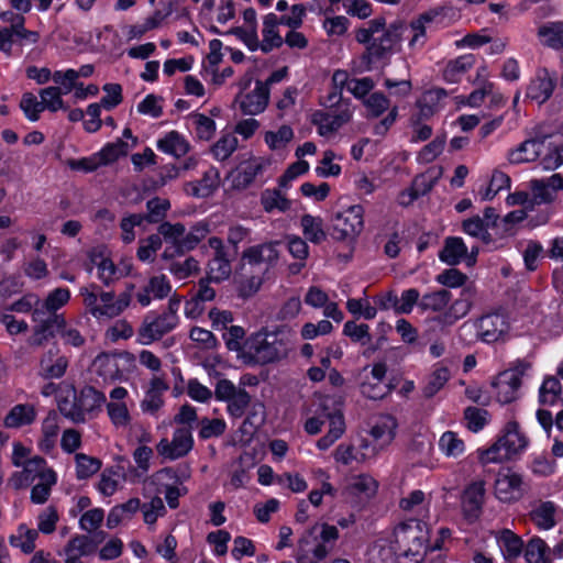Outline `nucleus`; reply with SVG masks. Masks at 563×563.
<instances>
[{
	"label": "nucleus",
	"mask_w": 563,
	"mask_h": 563,
	"mask_svg": "<svg viewBox=\"0 0 563 563\" xmlns=\"http://www.w3.org/2000/svg\"><path fill=\"white\" fill-rule=\"evenodd\" d=\"M152 479L155 484L164 487L165 499L169 508H177L179 505L178 499L187 494V488L179 484L176 472L169 467L163 468L156 472Z\"/></svg>",
	"instance_id": "obj_22"
},
{
	"label": "nucleus",
	"mask_w": 563,
	"mask_h": 563,
	"mask_svg": "<svg viewBox=\"0 0 563 563\" xmlns=\"http://www.w3.org/2000/svg\"><path fill=\"white\" fill-rule=\"evenodd\" d=\"M467 255V247L462 238H448L439 254L441 262L454 266L460 264Z\"/></svg>",
	"instance_id": "obj_40"
},
{
	"label": "nucleus",
	"mask_w": 563,
	"mask_h": 563,
	"mask_svg": "<svg viewBox=\"0 0 563 563\" xmlns=\"http://www.w3.org/2000/svg\"><path fill=\"white\" fill-rule=\"evenodd\" d=\"M189 122L200 140H210L216 132V122L202 113H192Z\"/></svg>",
	"instance_id": "obj_61"
},
{
	"label": "nucleus",
	"mask_w": 563,
	"mask_h": 563,
	"mask_svg": "<svg viewBox=\"0 0 563 563\" xmlns=\"http://www.w3.org/2000/svg\"><path fill=\"white\" fill-rule=\"evenodd\" d=\"M385 30H387L385 19L375 18L367 23V26L356 31L355 38L358 43L366 45Z\"/></svg>",
	"instance_id": "obj_64"
},
{
	"label": "nucleus",
	"mask_w": 563,
	"mask_h": 563,
	"mask_svg": "<svg viewBox=\"0 0 563 563\" xmlns=\"http://www.w3.org/2000/svg\"><path fill=\"white\" fill-rule=\"evenodd\" d=\"M181 301L183 297L180 295H173L162 313L146 314L137 331L139 343L150 345L175 330L180 321L178 310Z\"/></svg>",
	"instance_id": "obj_5"
},
{
	"label": "nucleus",
	"mask_w": 563,
	"mask_h": 563,
	"mask_svg": "<svg viewBox=\"0 0 563 563\" xmlns=\"http://www.w3.org/2000/svg\"><path fill=\"white\" fill-rule=\"evenodd\" d=\"M397 421L391 416L379 417L371 428L369 438L378 443L377 448H387L394 440Z\"/></svg>",
	"instance_id": "obj_33"
},
{
	"label": "nucleus",
	"mask_w": 563,
	"mask_h": 563,
	"mask_svg": "<svg viewBox=\"0 0 563 563\" xmlns=\"http://www.w3.org/2000/svg\"><path fill=\"white\" fill-rule=\"evenodd\" d=\"M79 295L88 313L97 320L112 319L120 316L131 302V294L124 291L115 297L113 291H103L98 285L81 287Z\"/></svg>",
	"instance_id": "obj_3"
},
{
	"label": "nucleus",
	"mask_w": 563,
	"mask_h": 563,
	"mask_svg": "<svg viewBox=\"0 0 563 563\" xmlns=\"http://www.w3.org/2000/svg\"><path fill=\"white\" fill-rule=\"evenodd\" d=\"M450 377L451 373L448 367L435 366L427 378V383L422 390L423 396L427 398L433 397L444 387Z\"/></svg>",
	"instance_id": "obj_53"
},
{
	"label": "nucleus",
	"mask_w": 563,
	"mask_h": 563,
	"mask_svg": "<svg viewBox=\"0 0 563 563\" xmlns=\"http://www.w3.org/2000/svg\"><path fill=\"white\" fill-rule=\"evenodd\" d=\"M522 475L511 468H501L496 475L494 493L503 503L519 500L525 493Z\"/></svg>",
	"instance_id": "obj_15"
},
{
	"label": "nucleus",
	"mask_w": 563,
	"mask_h": 563,
	"mask_svg": "<svg viewBox=\"0 0 563 563\" xmlns=\"http://www.w3.org/2000/svg\"><path fill=\"white\" fill-rule=\"evenodd\" d=\"M272 165V159L264 156H252L241 163L235 181L238 186L247 187L256 179L261 178Z\"/></svg>",
	"instance_id": "obj_25"
},
{
	"label": "nucleus",
	"mask_w": 563,
	"mask_h": 563,
	"mask_svg": "<svg viewBox=\"0 0 563 563\" xmlns=\"http://www.w3.org/2000/svg\"><path fill=\"white\" fill-rule=\"evenodd\" d=\"M444 98H446V91L443 88L427 90L418 101L421 114H432Z\"/></svg>",
	"instance_id": "obj_62"
},
{
	"label": "nucleus",
	"mask_w": 563,
	"mask_h": 563,
	"mask_svg": "<svg viewBox=\"0 0 563 563\" xmlns=\"http://www.w3.org/2000/svg\"><path fill=\"white\" fill-rule=\"evenodd\" d=\"M36 418L35 407L31 404H19L11 408L4 418L7 428H21L34 422Z\"/></svg>",
	"instance_id": "obj_38"
},
{
	"label": "nucleus",
	"mask_w": 563,
	"mask_h": 563,
	"mask_svg": "<svg viewBox=\"0 0 563 563\" xmlns=\"http://www.w3.org/2000/svg\"><path fill=\"white\" fill-rule=\"evenodd\" d=\"M178 295L173 290L169 278L164 274L150 277L145 285L136 292V300L142 307H148L153 300H164Z\"/></svg>",
	"instance_id": "obj_18"
},
{
	"label": "nucleus",
	"mask_w": 563,
	"mask_h": 563,
	"mask_svg": "<svg viewBox=\"0 0 563 563\" xmlns=\"http://www.w3.org/2000/svg\"><path fill=\"white\" fill-rule=\"evenodd\" d=\"M523 555L527 563H552L550 548L547 542L539 538H531L523 549Z\"/></svg>",
	"instance_id": "obj_44"
},
{
	"label": "nucleus",
	"mask_w": 563,
	"mask_h": 563,
	"mask_svg": "<svg viewBox=\"0 0 563 563\" xmlns=\"http://www.w3.org/2000/svg\"><path fill=\"white\" fill-rule=\"evenodd\" d=\"M59 521V514L54 506H47L40 511L36 517V529L37 533L52 534L57 527Z\"/></svg>",
	"instance_id": "obj_59"
},
{
	"label": "nucleus",
	"mask_w": 563,
	"mask_h": 563,
	"mask_svg": "<svg viewBox=\"0 0 563 563\" xmlns=\"http://www.w3.org/2000/svg\"><path fill=\"white\" fill-rule=\"evenodd\" d=\"M51 475L57 476L56 472L47 465L43 457L34 456L25 462L21 472H16L11 476L10 484L13 488L21 489L35 481H42Z\"/></svg>",
	"instance_id": "obj_17"
},
{
	"label": "nucleus",
	"mask_w": 563,
	"mask_h": 563,
	"mask_svg": "<svg viewBox=\"0 0 563 563\" xmlns=\"http://www.w3.org/2000/svg\"><path fill=\"white\" fill-rule=\"evenodd\" d=\"M57 476H46V478H43L42 481H37L35 485H33L31 489L30 499L35 505H43L45 504L49 496L52 488L57 484Z\"/></svg>",
	"instance_id": "obj_63"
},
{
	"label": "nucleus",
	"mask_w": 563,
	"mask_h": 563,
	"mask_svg": "<svg viewBox=\"0 0 563 563\" xmlns=\"http://www.w3.org/2000/svg\"><path fill=\"white\" fill-rule=\"evenodd\" d=\"M129 400V390L122 386L112 388L109 393V401L106 400L108 417L117 429H126L132 422Z\"/></svg>",
	"instance_id": "obj_13"
},
{
	"label": "nucleus",
	"mask_w": 563,
	"mask_h": 563,
	"mask_svg": "<svg viewBox=\"0 0 563 563\" xmlns=\"http://www.w3.org/2000/svg\"><path fill=\"white\" fill-rule=\"evenodd\" d=\"M529 444L528 438L520 432L519 424L510 421L504 434L488 449L478 450L482 464L500 463L522 453Z\"/></svg>",
	"instance_id": "obj_6"
},
{
	"label": "nucleus",
	"mask_w": 563,
	"mask_h": 563,
	"mask_svg": "<svg viewBox=\"0 0 563 563\" xmlns=\"http://www.w3.org/2000/svg\"><path fill=\"white\" fill-rule=\"evenodd\" d=\"M542 150L543 142L540 139H528L508 150L506 158L511 165L531 163L539 158Z\"/></svg>",
	"instance_id": "obj_27"
},
{
	"label": "nucleus",
	"mask_w": 563,
	"mask_h": 563,
	"mask_svg": "<svg viewBox=\"0 0 563 563\" xmlns=\"http://www.w3.org/2000/svg\"><path fill=\"white\" fill-rule=\"evenodd\" d=\"M131 150L129 142L117 140L106 144L96 153L100 167L114 163L119 157L124 156Z\"/></svg>",
	"instance_id": "obj_49"
},
{
	"label": "nucleus",
	"mask_w": 563,
	"mask_h": 563,
	"mask_svg": "<svg viewBox=\"0 0 563 563\" xmlns=\"http://www.w3.org/2000/svg\"><path fill=\"white\" fill-rule=\"evenodd\" d=\"M156 146L161 152L177 158L185 156L190 150L187 139L177 131L166 133L157 141Z\"/></svg>",
	"instance_id": "obj_35"
},
{
	"label": "nucleus",
	"mask_w": 563,
	"mask_h": 563,
	"mask_svg": "<svg viewBox=\"0 0 563 563\" xmlns=\"http://www.w3.org/2000/svg\"><path fill=\"white\" fill-rule=\"evenodd\" d=\"M521 386L520 375L515 371L500 373L492 383L495 397L500 404H509L517 399Z\"/></svg>",
	"instance_id": "obj_23"
},
{
	"label": "nucleus",
	"mask_w": 563,
	"mask_h": 563,
	"mask_svg": "<svg viewBox=\"0 0 563 563\" xmlns=\"http://www.w3.org/2000/svg\"><path fill=\"white\" fill-rule=\"evenodd\" d=\"M269 100V91L266 84L256 81L252 91L241 95L236 101L243 114L256 115L262 113Z\"/></svg>",
	"instance_id": "obj_24"
},
{
	"label": "nucleus",
	"mask_w": 563,
	"mask_h": 563,
	"mask_svg": "<svg viewBox=\"0 0 563 563\" xmlns=\"http://www.w3.org/2000/svg\"><path fill=\"white\" fill-rule=\"evenodd\" d=\"M292 139L294 131L289 125H282L277 131H267L264 134V141L272 151L285 148Z\"/></svg>",
	"instance_id": "obj_56"
},
{
	"label": "nucleus",
	"mask_w": 563,
	"mask_h": 563,
	"mask_svg": "<svg viewBox=\"0 0 563 563\" xmlns=\"http://www.w3.org/2000/svg\"><path fill=\"white\" fill-rule=\"evenodd\" d=\"M405 31H407V29L402 23L390 24L387 30L366 44L369 58L379 59L391 53L395 46L401 41Z\"/></svg>",
	"instance_id": "obj_19"
},
{
	"label": "nucleus",
	"mask_w": 563,
	"mask_h": 563,
	"mask_svg": "<svg viewBox=\"0 0 563 563\" xmlns=\"http://www.w3.org/2000/svg\"><path fill=\"white\" fill-rule=\"evenodd\" d=\"M339 530L328 523H314L298 541L297 563H319L334 549Z\"/></svg>",
	"instance_id": "obj_2"
},
{
	"label": "nucleus",
	"mask_w": 563,
	"mask_h": 563,
	"mask_svg": "<svg viewBox=\"0 0 563 563\" xmlns=\"http://www.w3.org/2000/svg\"><path fill=\"white\" fill-rule=\"evenodd\" d=\"M562 399V386L556 377H547L539 388V402L542 406H555Z\"/></svg>",
	"instance_id": "obj_47"
},
{
	"label": "nucleus",
	"mask_w": 563,
	"mask_h": 563,
	"mask_svg": "<svg viewBox=\"0 0 563 563\" xmlns=\"http://www.w3.org/2000/svg\"><path fill=\"white\" fill-rule=\"evenodd\" d=\"M439 449L448 457H459L465 451L464 441L453 431H445L439 439Z\"/></svg>",
	"instance_id": "obj_55"
},
{
	"label": "nucleus",
	"mask_w": 563,
	"mask_h": 563,
	"mask_svg": "<svg viewBox=\"0 0 563 563\" xmlns=\"http://www.w3.org/2000/svg\"><path fill=\"white\" fill-rule=\"evenodd\" d=\"M37 538V530L29 528L26 525H20L16 531L10 536L9 542L13 548L29 554L34 551Z\"/></svg>",
	"instance_id": "obj_45"
},
{
	"label": "nucleus",
	"mask_w": 563,
	"mask_h": 563,
	"mask_svg": "<svg viewBox=\"0 0 563 563\" xmlns=\"http://www.w3.org/2000/svg\"><path fill=\"white\" fill-rule=\"evenodd\" d=\"M106 395L93 386L82 387L78 396L81 413L86 417V413L100 410L106 404Z\"/></svg>",
	"instance_id": "obj_41"
},
{
	"label": "nucleus",
	"mask_w": 563,
	"mask_h": 563,
	"mask_svg": "<svg viewBox=\"0 0 563 563\" xmlns=\"http://www.w3.org/2000/svg\"><path fill=\"white\" fill-rule=\"evenodd\" d=\"M510 323L506 314L492 311L463 322L456 331L460 342L471 345L479 341L485 344L505 342Z\"/></svg>",
	"instance_id": "obj_1"
},
{
	"label": "nucleus",
	"mask_w": 563,
	"mask_h": 563,
	"mask_svg": "<svg viewBox=\"0 0 563 563\" xmlns=\"http://www.w3.org/2000/svg\"><path fill=\"white\" fill-rule=\"evenodd\" d=\"M64 93L56 86H49L40 90L41 104L44 110L57 112L59 110H67V107L62 98Z\"/></svg>",
	"instance_id": "obj_57"
},
{
	"label": "nucleus",
	"mask_w": 563,
	"mask_h": 563,
	"mask_svg": "<svg viewBox=\"0 0 563 563\" xmlns=\"http://www.w3.org/2000/svg\"><path fill=\"white\" fill-rule=\"evenodd\" d=\"M363 106L367 118H378L388 111L387 115L374 126V134L385 135L397 119L398 107H390L389 99L380 91L371 93L364 99Z\"/></svg>",
	"instance_id": "obj_10"
},
{
	"label": "nucleus",
	"mask_w": 563,
	"mask_h": 563,
	"mask_svg": "<svg viewBox=\"0 0 563 563\" xmlns=\"http://www.w3.org/2000/svg\"><path fill=\"white\" fill-rule=\"evenodd\" d=\"M364 228V209L361 205L350 206L333 214L332 236L339 241L353 240Z\"/></svg>",
	"instance_id": "obj_8"
},
{
	"label": "nucleus",
	"mask_w": 563,
	"mask_h": 563,
	"mask_svg": "<svg viewBox=\"0 0 563 563\" xmlns=\"http://www.w3.org/2000/svg\"><path fill=\"white\" fill-rule=\"evenodd\" d=\"M261 203L263 209L271 213L275 210L286 212L291 207V201L277 189H266L262 192Z\"/></svg>",
	"instance_id": "obj_52"
},
{
	"label": "nucleus",
	"mask_w": 563,
	"mask_h": 563,
	"mask_svg": "<svg viewBox=\"0 0 563 563\" xmlns=\"http://www.w3.org/2000/svg\"><path fill=\"white\" fill-rule=\"evenodd\" d=\"M219 186L220 172L216 167H210L203 173L201 179L186 183L184 191L195 198H208L216 192Z\"/></svg>",
	"instance_id": "obj_26"
},
{
	"label": "nucleus",
	"mask_w": 563,
	"mask_h": 563,
	"mask_svg": "<svg viewBox=\"0 0 563 563\" xmlns=\"http://www.w3.org/2000/svg\"><path fill=\"white\" fill-rule=\"evenodd\" d=\"M75 462L76 477L78 479H87L101 468V461L99 459L89 456L84 453H77L75 455Z\"/></svg>",
	"instance_id": "obj_58"
},
{
	"label": "nucleus",
	"mask_w": 563,
	"mask_h": 563,
	"mask_svg": "<svg viewBox=\"0 0 563 563\" xmlns=\"http://www.w3.org/2000/svg\"><path fill=\"white\" fill-rule=\"evenodd\" d=\"M92 372L104 383L114 382L121 376L118 360L114 355L102 353L92 362Z\"/></svg>",
	"instance_id": "obj_36"
},
{
	"label": "nucleus",
	"mask_w": 563,
	"mask_h": 563,
	"mask_svg": "<svg viewBox=\"0 0 563 563\" xmlns=\"http://www.w3.org/2000/svg\"><path fill=\"white\" fill-rule=\"evenodd\" d=\"M59 422V416L55 411H49L43 420L42 439L40 440L42 450L49 451L55 446L60 430Z\"/></svg>",
	"instance_id": "obj_43"
},
{
	"label": "nucleus",
	"mask_w": 563,
	"mask_h": 563,
	"mask_svg": "<svg viewBox=\"0 0 563 563\" xmlns=\"http://www.w3.org/2000/svg\"><path fill=\"white\" fill-rule=\"evenodd\" d=\"M540 43L553 49L563 48V21H551L541 24L537 32Z\"/></svg>",
	"instance_id": "obj_37"
},
{
	"label": "nucleus",
	"mask_w": 563,
	"mask_h": 563,
	"mask_svg": "<svg viewBox=\"0 0 563 563\" xmlns=\"http://www.w3.org/2000/svg\"><path fill=\"white\" fill-rule=\"evenodd\" d=\"M192 448L191 428L181 427L175 429L172 440L162 439L156 445V451L165 460L175 461L186 456Z\"/></svg>",
	"instance_id": "obj_12"
},
{
	"label": "nucleus",
	"mask_w": 563,
	"mask_h": 563,
	"mask_svg": "<svg viewBox=\"0 0 563 563\" xmlns=\"http://www.w3.org/2000/svg\"><path fill=\"white\" fill-rule=\"evenodd\" d=\"M300 225L302 234L311 243L319 244L325 240L327 234L323 230V220L320 217L303 214Z\"/></svg>",
	"instance_id": "obj_48"
},
{
	"label": "nucleus",
	"mask_w": 563,
	"mask_h": 563,
	"mask_svg": "<svg viewBox=\"0 0 563 563\" xmlns=\"http://www.w3.org/2000/svg\"><path fill=\"white\" fill-rule=\"evenodd\" d=\"M428 541L424 525L419 520H409L394 531V543L401 556L419 555Z\"/></svg>",
	"instance_id": "obj_7"
},
{
	"label": "nucleus",
	"mask_w": 563,
	"mask_h": 563,
	"mask_svg": "<svg viewBox=\"0 0 563 563\" xmlns=\"http://www.w3.org/2000/svg\"><path fill=\"white\" fill-rule=\"evenodd\" d=\"M556 74L547 68H540L536 71L527 86V99L542 104L550 99L556 86Z\"/></svg>",
	"instance_id": "obj_20"
},
{
	"label": "nucleus",
	"mask_w": 563,
	"mask_h": 563,
	"mask_svg": "<svg viewBox=\"0 0 563 563\" xmlns=\"http://www.w3.org/2000/svg\"><path fill=\"white\" fill-rule=\"evenodd\" d=\"M96 551V545L90 537L76 534L70 538L64 548L65 563H84L82 556H88Z\"/></svg>",
	"instance_id": "obj_31"
},
{
	"label": "nucleus",
	"mask_w": 563,
	"mask_h": 563,
	"mask_svg": "<svg viewBox=\"0 0 563 563\" xmlns=\"http://www.w3.org/2000/svg\"><path fill=\"white\" fill-rule=\"evenodd\" d=\"M496 541L506 560L517 559L525 549L522 539L509 529L501 530L496 536Z\"/></svg>",
	"instance_id": "obj_39"
},
{
	"label": "nucleus",
	"mask_w": 563,
	"mask_h": 563,
	"mask_svg": "<svg viewBox=\"0 0 563 563\" xmlns=\"http://www.w3.org/2000/svg\"><path fill=\"white\" fill-rule=\"evenodd\" d=\"M70 299L68 288L58 287L49 291L45 300L40 303L38 309H44L46 314H57L56 311L64 307Z\"/></svg>",
	"instance_id": "obj_54"
},
{
	"label": "nucleus",
	"mask_w": 563,
	"mask_h": 563,
	"mask_svg": "<svg viewBox=\"0 0 563 563\" xmlns=\"http://www.w3.org/2000/svg\"><path fill=\"white\" fill-rule=\"evenodd\" d=\"M377 487V482L371 475H353L346 478L344 494L358 499H367L375 495Z\"/></svg>",
	"instance_id": "obj_30"
},
{
	"label": "nucleus",
	"mask_w": 563,
	"mask_h": 563,
	"mask_svg": "<svg viewBox=\"0 0 563 563\" xmlns=\"http://www.w3.org/2000/svg\"><path fill=\"white\" fill-rule=\"evenodd\" d=\"M292 349L290 334L285 331L252 334L245 342L246 353L257 363L267 364L286 357Z\"/></svg>",
	"instance_id": "obj_4"
},
{
	"label": "nucleus",
	"mask_w": 563,
	"mask_h": 563,
	"mask_svg": "<svg viewBox=\"0 0 563 563\" xmlns=\"http://www.w3.org/2000/svg\"><path fill=\"white\" fill-rule=\"evenodd\" d=\"M67 367V357L60 355L57 347H52L41 357L38 374L46 379L60 378Z\"/></svg>",
	"instance_id": "obj_29"
},
{
	"label": "nucleus",
	"mask_w": 563,
	"mask_h": 563,
	"mask_svg": "<svg viewBox=\"0 0 563 563\" xmlns=\"http://www.w3.org/2000/svg\"><path fill=\"white\" fill-rule=\"evenodd\" d=\"M353 107L342 103L334 110H318L312 113L311 122L317 126L318 134L323 137L334 135L344 124L351 121Z\"/></svg>",
	"instance_id": "obj_9"
},
{
	"label": "nucleus",
	"mask_w": 563,
	"mask_h": 563,
	"mask_svg": "<svg viewBox=\"0 0 563 563\" xmlns=\"http://www.w3.org/2000/svg\"><path fill=\"white\" fill-rule=\"evenodd\" d=\"M279 245L278 241L252 245L243 251L242 261L251 267L264 266V271L268 272L279 260Z\"/></svg>",
	"instance_id": "obj_16"
},
{
	"label": "nucleus",
	"mask_w": 563,
	"mask_h": 563,
	"mask_svg": "<svg viewBox=\"0 0 563 563\" xmlns=\"http://www.w3.org/2000/svg\"><path fill=\"white\" fill-rule=\"evenodd\" d=\"M399 554L397 545L391 541L378 540L369 550L371 563H397Z\"/></svg>",
	"instance_id": "obj_46"
},
{
	"label": "nucleus",
	"mask_w": 563,
	"mask_h": 563,
	"mask_svg": "<svg viewBox=\"0 0 563 563\" xmlns=\"http://www.w3.org/2000/svg\"><path fill=\"white\" fill-rule=\"evenodd\" d=\"M68 393L73 396L74 400H69L67 398L58 399V409L60 413L70 419L73 422H84L86 417L81 413L79 408L78 398H76V391L74 387L68 388Z\"/></svg>",
	"instance_id": "obj_60"
},
{
	"label": "nucleus",
	"mask_w": 563,
	"mask_h": 563,
	"mask_svg": "<svg viewBox=\"0 0 563 563\" xmlns=\"http://www.w3.org/2000/svg\"><path fill=\"white\" fill-rule=\"evenodd\" d=\"M451 300V291L446 289H439L426 292L422 297H420L418 307L422 311L441 312L446 309Z\"/></svg>",
	"instance_id": "obj_42"
},
{
	"label": "nucleus",
	"mask_w": 563,
	"mask_h": 563,
	"mask_svg": "<svg viewBox=\"0 0 563 563\" xmlns=\"http://www.w3.org/2000/svg\"><path fill=\"white\" fill-rule=\"evenodd\" d=\"M473 299L470 289H463L461 296L451 302L448 309L438 317V322L445 327H452L463 319L472 310Z\"/></svg>",
	"instance_id": "obj_28"
},
{
	"label": "nucleus",
	"mask_w": 563,
	"mask_h": 563,
	"mask_svg": "<svg viewBox=\"0 0 563 563\" xmlns=\"http://www.w3.org/2000/svg\"><path fill=\"white\" fill-rule=\"evenodd\" d=\"M232 273L231 262L227 255L213 256L207 267V279L212 283L227 280Z\"/></svg>",
	"instance_id": "obj_51"
},
{
	"label": "nucleus",
	"mask_w": 563,
	"mask_h": 563,
	"mask_svg": "<svg viewBox=\"0 0 563 563\" xmlns=\"http://www.w3.org/2000/svg\"><path fill=\"white\" fill-rule=\"evenodd\" d=\"M485 493V482L482 479L474 481L465 487L461 498V506L463 515L468 521H475L479 518Z\"/></svg>",
	"instance_id": "obj_21"
},
{
	"label": "nucleus",
	"mask_w": 563,
	"mask_h": 563,
	"mask_svg": "<svg viewBox=\"0 0 563 563\" xmlns=\"http://www.w3.org/2000/svg\"><path fill=\"white\" fill-rule=\"evenodd\" d=\"M280 24L275 13H268L263 18L261 51L269 53L275 48H279L284 44V37L278 32Z\"/></svg>",
	"instance_id": "obj_32"
},
{
	"label": "nucleus",
	"mask_w": 563,
	"mask_h": 563,
	"mask_svg": "<svg viewBox=\"0 0 563 563\" xmlns=\"http://www.w3.org/2000/svg\"><path fill=\"white\" fill-rule=\"evenodd\" d=\"M556 505L553 501H543L531 512V519L539 529L550 530L555 526Z\"/></svg>",
	"instance_id": "obj_50"
},
{
	"label": "nucleus",
	"mask_w": 563,
	"mask_h": 563,
	"mask_svg": "<svg viewBox=\"0 0 563 563\" xmlns=\"http://www.w3.org/2000/svg\"><path fill=\"white\" fill-rule=\"evenodd\" d=\"M476 58L473 54H464L446 63L442 75L445 81L455 84L474 67Z\"/></svg>",
	"instance_id": "obj_34"
},
{
	"label": "nucleus",
	"mask_w": 563,
	"mask_h": 563,
	"mask_svg": "<svg viewBox=\"0 0 563 563\" xmlns=\"http://www.w3.org/2000/svg\"><path fill=\"white\" fill-rule=\"evenodd\" d=\"M32 321L35 323L33 334L29 339L32 346H41L44 342L54 336L55 330L65 328V318L63 314H46L44 309H34Z\"/></svg>",
	"instance_id": "obj_14"
},
{
	"label": "nucleus",
	"mask_w": 563,
	"mask_h": 563,
	"mask_svg": "<svg viewBox=\"0 0 563 563\" xmlns=\"http://www.w3.org/2000/svg\"><path fill=\"white\" fill-rule=\"evenodd\" d=\"M214 395L218 400L228 404V412L233 418H241L251 404L250 394L228 379L218 382Z\"/></svg>",
	"instance_id": "obj_11"
}]
</instances>
